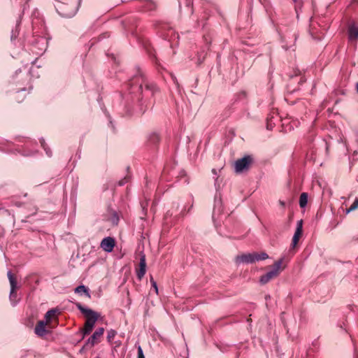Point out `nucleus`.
Listing matches in <instances>:
<instances>
[{
    "label": "nucleus",
    "instance_id": "f03ea898",
    "mask_svg": "<svg viewBox=\"0 0 358 358\" xmlns=\"http://www.w3.org/2000/svg\"><path fill=\"white\" fill-rule=\"evenodd\" d=\"M283 259H280L275 262L273 264V269L260 278V282L263 285L266 284L271 279L279 275L280 273L285 268V266L282 265Z\"/></svg>",
    "mask_w": 358,
    "mask_h": 358
},
{
    "label": "nucleus",
    "instance_id": "dca6fc26",
    "mask_svg": "<svg viewBox=\"0 0 358 358\" xmlns=\"http://www.w3.org/2000/svg\"><path fill=\"white\" fill-rule=\"evenodd\" d=\"M117 332L116 331L113 329H110L108 331L107 334V340L109 343H111L112 341L114 339L115 336H116Z\"/></svg>",
    "mask_w": 358,
    "mask_h": 358
},
{
    "label": "nucleus",
    "instance_id": "5701e85b",
    "mask_svg": "<svg viewBox=\"0 0 358 358\" xmlns=\"http://www.w3.org/2000/svg\"><path fill=\"white\" fill-rule=\"evenodd\" d=\"M139 88H140L141 90H142V84H141V85H140Z\"/></svg>",
    "mask_w": 358,
    "mask_h": 358
},
{
    "label": "nucleus",
    "instance_id": "1a4fd4ad",
    "mask_svg": "<svg viewBox=\"0 0 358 358\" xmlns=\"http://www.w3.org/2000/svg\"><path fill=\"white\" fill-rule=\"evenodd\" d=\"M303 221L301 220L298 221L296 229L294 233V235L292 238V245L293 246H295L300 238V237L302 235V231H303Z\"/></svg>",
    "mask_w": 358,
    "mask_h": 358
},
{
    "label": "nucleus",
    "instance_id": "f8f14e48",
    "mask_svg": "<svg viewBox=\"0 0 358 358\" xmlns=\"http://www.w3.org/2000/svg\"><path fill=\"white\" fill-rule=\"evenodd\" d=\"M349 39L350 41L358 40V27L355 24L350 25L348 29Z\"/></svg>",
    "mask_w": 358,
    "mask_h": 358
},
{
    "label": "nucleus",
    "instance_id": "0eeeda50",
    "mask_svg": "<svg viewBox=\"0 0 358 358\" xmlns=\"http://www.w3.org/2000/svg\"><path fill=\"white\" fill-rule=\"evenodd\" d=\"M10 285V299L13 298L16 295V289L17 287V279L15 276L11 273V271H8L7 273Z\"/></svg>",
    "mask_w": 358,
    "mask_h": 358
},
{
    "label": "nucleus",
    "instance_id": "6e6552de",
    "mask_svg": "<svg viewBox=\"0 0 358 358\" xmlns=\"http://www.w3.org/2000/svg\"><path fill=\"white\" fill-rule=\"evenodd\" d=\"M236 262L238 264L254 263L255 262V255L253 253L243 254L241 255H238L236 257Z\"/></svg>",
    "mask_w": 358,
    "mask_h": 358
},
{
    "label": "nucleus",
    "instance_id": "4468645a",
    "mask_svg": "<svg viewBox=\"0 0 358 358\" xmlns=\"http://www.w3.org/2000/svg\"><path fill=\"white\" fill-rule=\"evenodd\" d=\"M308 202V194L306 193H302L300 195L299 198V205L301 208H303L306 206Z\"/></svg>",
    "mask_w": 358,
    "mask_h": 358
},
{
    "label": "nucleus",
    "instance_id": "20e7f679",
    "mask_svg": "<svg viewBox=\"0 0 358 358\" xmlns=\"http://www.w3.org/2000/svg\"><path fill=\"white\" fill-rule=\"evenodd\" d=\"M252 163V158L250 156H245L236 161L234 167L235 171L238 173L249 169Z\"/></svg>",
    "mask_w": 358,
    "mask_h": 358
},
{
    "label": "nucleus",
    "instance_id": "b1692460",
    "mask_svg": "<svg viewBox=\"0 0 358 358\" xmlns=\"http://www.w3.org/2000/svg\"><path fill=\"white\" fill-rule=\"evenodd\" d=\"M97 358H99V357H97Z\"/></svg>",
    "mask_w": 358,
    "mask_h": 358
},
{
    "label": "nucleus",
    "instance_id": "4be33fe9",
    "mask_svg": "<svg viewBox=\"0 0 358 358\" xmlns=\"http://www.w3.org/2000/svg\"><path fill=\"white\" fill-rule=\"evenodd\" d=\"M145 87L148 90H150V86L148 84H145Z\"/></svg>",
    "mask_w": 358,
    "mask_h": 358
},
{
    "label": "nucleus",
    "instance_id": "9d476101",
    "mask_svg": "<svg viewBox=\"0 0 358 358\" xmlns=\"http://www.w3.org/2000/svg\"><path fill=\"white\" fill-rule=\"evenodd\" d=\"M146 271V262L145 256H142L139 262V268L136 271V275L139 280H141Z\"/></svg>",
    "mask_w": 358,
    "mask_h": 358
},
{
    "label": "nucleus",
    "instance_id": "7ed1b4c3",
    "mask_svg": "<svg viewBox=\"0 0 358 358\" xmlns=\"http://www.w3.org/2000/svg\"><path fill=\"white\" fill-rule=\"evenodd\" d=\"M77 3L71 5L68 2H61L60 5L58 6L57 10L59 13L66 17H71L73 16L77 10Z\"/></svg>",
    "mask_w": 358,
    "mask_h": 358
},
{
    "label": "nucleus",
    "instance_id": "aec40b11",
    "mask_svg": "<svg viewBox=\"0 0 358 358\" xmlns=\"http://www.w3.org/2000/svg\"><path fill=\"white\" fill-rule=\"evenodd\" d=\"M138 358H145L143 350L141 346L138 348Z\"/></svg>",
    "mask_w": 358,
    "mask_h": 358
},
{
    "label": "nucleus",
    "instance_id": "f257e3e1",
    "mask_svg": "<svg viewBox=\"0 0 358 358\" xmlns=\"http://www.w3.org/2000/svg\"><path fill=\"white\" fill-rule=\"evenodd\" d=\"M78 308L86 317V321L83 330V334H89L92 331L99 315L92 310L83 307L80 304L78 305Z\"/></svg>",
    "mask_w": 358,
    "mask_h": 358
},
{
    "label": "nucleus",
    "instance_id": "423d86ee",
    "mask_svg": "<svg viewBox=\"0 0 358 358\" xmlns=\"http://www.w3.org/2000/svg\"><path fill=\"white\" fill-rule=\"evenodd\" d=\"M104 333V329L103 327H100L97 329L92 336L88 339L87 344H90L91 346H94L95 344L98 343L100 341V338L102 337Z\"/></svg>",
    "mask_w": 358,
    "mask_h": 358
},
{
    "label": "nucleus",
    "instance_id": "412c9836",
    "mask_svg": "<svg viewBox=\"0 0 358 358\" xmlns=\"http://www.w3.org/2000/svg\"><path fill=\"white\" fill-rule=\"evenodd\" d=\"M280 204L282 206H283V207L285 206V202H284V201H280Z\"/></svg>",
    "mask_w": 358,
    "mask_h": 358
},
{
    "label": "nucleus",
    "instance_id": "a211bd4d",
    "mask_svg": "<svg viewBox=\"0 0 358 358\" xmlns=\"http://www.w3.org/2000/svg\"><path fill=\"white\" fill-rule=\"evenodd\" d=\"M75 292L76 293H85L88 296H90V294L88 293L87 289L84 285H80L77 287L75 289Z\"/></svg>",
    "mask_w": 358,
    "mask_h": 358
},
{
    "label": "nucleus",
    "instance_id": "6ab92c4d",
    "mask_svg": "<svg viewBox=\"0 0 358 358\" xmlns=\"http://www.w3.org/2000/svg\"><path fill=\"white\" fill-rule=\"evenodd\" d=\"M150 282H151L152 286L153 287V288L155 290V292L157 294L158 293V287L157 285V282L153 280L152 278H151Z\"/></svg>",
    "mask_w": 358,
    "mask_h": 358
},
{
    "label": "nucleus",
    "instance_id": "2eb2a0df",
    "mask_svg": "<svg viewBox=\"0 0 358 358\" xmlns=\"http://www.w3.org/2000/svg\"><path fill=\"white\" fill-rule=\"evenodd\" d=\"M255 255V262L259 260L266 259L268 256L266 252L253 253Z\"/></svg>",
    "mask_w": 358,
    "mask_h": 358
},
{
    "label": "nucleus",
    "instance_id": "f3484780",
    "mask_svg": "<svg viewBox=\"0 0 358 358\" xmlns=\"http://www.w3.org/2000/svg\"><path fill=\"white\" fill-rule=\"evenodd\" d=\"M357 208H358V197L355 200V201L350 206V207L346 210V213H349L351 211H353Z\"/></svg>",
    "mask_w": 358,
    "mask_h": 358
},
{
    "label": "nucleus",
    "instance_id": "39448f33",
    "mask_svg": "<svg viewBox=\"0 0 358 358\" xmlns=\"http://www.w3.org/2000/svg\"><path fill=\"white\" fill-rule=\"evenodd\" d=\"M115 245V241L112 237H106L104 238L100 244L101 248L107 252H110L113 251L114 247Z\"/></svg>",
    "mask_w": 358,
    "mask_h": 358
},
{
    "label": "nucleus",
    "instance_id": "ddd939ff",
    "mask_svg": "<svg viewBox=\"0 0 358 358\" xmlns=\"http://www.w3.org/2000/svg\"><path fill=\"white\" fill-rule=\"evenodd\" d=\"M55 317H56V310H55L52 309V310H48L45 315V321H44L45 323L47 325H49L50 324L51 321L55 318Z\"/></svg>",
    "mask_w": 358,
    "mask_h": 358
},
{
    "label": "nucleus",
    "instance_id": "9b49d317",
    "mask_svg": "<svg viewBox=\"0 0 358 358\" xmlns=\"http://www.w3.org/2000/svg\"><path fill=\"white\" fill-rule=\"evenodd\" d=\"M47 324L45 323L43 320H41L38 322L37 324L36 325L34 331L36 334H37L39 336H43L45 334H46L47 331L45 329V326Z\"/></svg>",
    "mask_w": 358,
    "mask_h": 358
}]
</instances>
